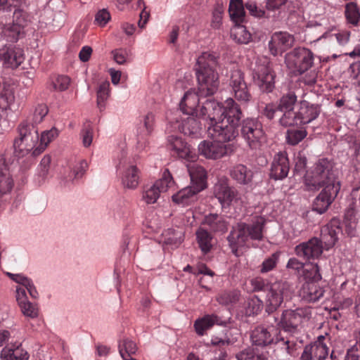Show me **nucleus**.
I'll list each match as a JSON object with an SVG mask.
<instances>
[{
    "label": "nucleus",
    "mask_w": 360,
    "mask_h": 360,
    "mask_svg": "<svg viewBox=\"0 0 360 360\" xmlns=\"http://www.w3.org/2000/svg\"><path fill=\"white\" fill-rule=\"evenodd\" d=\"M19 137L14 140L13 148L15 153L18 157H23L33 150V155H38L42 153L48 144L58 136V131L52 128L44 131L39 142V135L34 126L27 122H22L18 126Z\"/></svg>",
    "instance_id": "nucleus-1"
},
{
    "label": "nucleus",
    "mask_w": 360,
    "mask_h": 360,
    "mask_svg": "<svg viewBox=\"0 0 360 360\" xmlns=\"http://www.w3.org/2000/svg\"><path fill=\"white\" fill-rule=\"evenodd\" d=\"M183 158L191 162L186 167L191 178V186L181 189V205L193 201L195 195L205 188L207 179L204 168L195 163L198 158L195 148L191 144L181 141V159Z\"/></svg>",
    "instance_id": "nucleus-2"
},
{
    "label": "nucleus",
    "mask_w": 360,
    "mask_h": 360,
    "mask_svg": "<svg viewBox=\"0 0 360 360\" xmlns=\"http://www.w3.org/2000/svg\"><path fill=\"white\" fill-rule=\"evenodd\" d=\"M225 116L208 127L207 132L212 139L221 142H229L238 135V127L243 117L239 105L231 98L226 99Z\"/></svg>",
    "instance_id": "nucleus-3"
},
{
    "label": "nucleus",
    "mask_w": 360,
    "mask_h": 360,
    "mask_svg": "<svg viewBox=\"0 0 360 360\" xmlns=\"http://www.w3.org/2000/svg\"><path fill=\"white\" fill-rule=\"evenodd\" d=\"M217 65V58L212 53L204 52L198 58L195 75L201 96H211L218 90L219 79L216 71Z\"/></svg>",
    "instance_id": "nucleus-4"
},
{
    "label": "nucleus",
    "mask_w": 360,
    "mask_h": 360,
    "mask_svg": "<svg viewBox=\"0 0 360 360\" xmlns=\"http://www.w3.org/2000/svg\"><path fill=\"white\" fill-rule=\"evenodd\" d=\"M266 219L262 216L254 217L252 223H238L228 236V241L233 253L239 256V249L244 248L248 239L262 240Z\"/></svg>",
    "instance_id": "nucleus-5"
},
{
    "label": "nucleus",
    "mask_w": 360,
    "mask_h": 360,
    "mask_svg": "<svg viewBox=\"0 0 360 360\" xmlns=\"http://www.w3.org/2000/svg\"><path fill=\"white\" fill-rule=\"evenodd\" d=\"M305 186L310 191H319L322 187L340 186L334 170V163L328 158H321L305 178Z\"/></svg>",
    "instance_id": "nucleus-6"
},
{
    "label": "nucleus",
    "mask_w": 360,
    "mask_h": 360,
    "mask_svg": "<svg viewBox=\"0 0 360 360\" xmlns=\"http://www.w3.org/2000/svg\"><path fill=\"white\" fill-rule=\"evenodd\" d=\"M250 340L253 345L261 347L277 345L290 355L295 350L296 344L291 337L283 338L278 328L274 326L255 327L251 332Z\"/></svg>",
    "instance_id": "nucleus-7"
},
{
    "label": "nucleus",
    "mask_w": 360,
    "mask_h": 360,
    "mask_svg": "<svg viewBox=\"0 0 360 360\" xmlns=\"http://www.w3.org/2000/svg\"><path fill=\"white\" fill-rule=\"evenodd\" d=\"M241 135L251 150H260L266 142V137L261 122L254 119L243 120Z\"/></svg>",
    "instance_id": "nucleus-8"
},
{
    "label": "nucleus",
    "mask_w": 360,
    "mask_h": 360,
    "mask_svg": "<svg viewBox=\"0 0 360 360\" xmlns=\"http://www.w3.org/2000/svg\"><path fill=\"white\" fill-rule=\"evenodd\" d=\"M314 60L313 52L304 47L295 48L285 56L288 67L299 75L308 71L313 66Z\"/></svg>",
    "instance_id": "nucleus-9"
},
{
    "label": "nucleus",
    "mask_w": 360,
    "mask_h": 360,
    "mask_svg": "<svg viewBox=\"0 0 360 360\" xmlns=\"http://www.w3.org/2000/svg\"><path fill=\"white\" fill-rule=\"evenodd\" d=\"M254 83L263 92H271L274 89L275 75L273 72L269 62L266 58L256 63L252 70Z\"/></svg>",
    "instance_id": "nucleus-10"
},
{
    "label": "nucleus",
    "mask_w": 360,
    "mask_h": 360,
    "mask_svg": "<svg viewBox=\"0 0 360 360\" xmlns=\"http://www.w3.org/2000/svg\"><path fill=\"white\" fill-rule=\"evenodd\" d=\"M172 177L166 169L161 179L155 181L151 185H146L142 192V200L146 204H154L160 198L161 193L166 192L173 184Z\"/></svg>",
    "instance_id": "nucleus-11"
},
{
    "label": "nucleus",
    "mask_w": 360,
    "mask_h": 360,
    "mask_svg": "<svg viewBox=\"0 0 360 360\" xmlns=\"http://www.w3.org/2000/svg\"><path fill=\"white\" fill-rule=\"evenodd\" d=\"M229 86L231 94L236 101L241 103H248L252 100V94L245 80V75L240 70L234 69L231 71Z\"/></svg>",
    "instance_id": "nucleus-12"
},
{
    "label": "nucleus",
    "mask_w": 360,
    "mask_h": 360,
    "mask_svg": "<svg viewBox=\"0 0 360 360\" xmlns=\"http://www.w3.org/2000/svg\"><path fill=\"white\" fill-rule=\"evenodd\" d=\"M310 310L308 308H297L283 311L277 325L285 332L294 333L301 326L304 319H309Z\"/></svg>",
    "instance_id": "nucleus-13"
},
{
    "label": "nucleus",
    "mask_w": 360,
    "mask_h": 360,
    "mask_svg": "<svg viewBox=\"0 0 360 360\" xmlns=\"http://www.w3.org/2000/svg\"><path fill=\"white\" fill-rule=\"evenodd\" d=\"M289 285L286 282L277 281L271 283L265 299L266 311H275L283 303L284 298L289 295Z\"/></svg>",
    "instance_id": "nucleus-14"
},
{
    "label": "nucleus",
    "mask_w": 360,
    "mask_h": 360,
    "mask_svg": "<svg viewBox=\"0 0 360 360\" xmlns=\"http://www.w3.org/2000/svg\"><path fill=\"white\" fill-rule=\"evenodd\" d=\"M233 143L223 144L221 141H203L198 145L199 153L208 159L217 160L229 155L236 150Z\"/></svg>",
    "instance_id": "nucleus-15"
},
{
    "label": "nucleus",
    "mask_w": 360,
    "mask_h": 360,
    "mask_svg": "<svg viewBox=\"0 0 360 360\" xmlns=\"http://www.w3.org/2000/svg\"><path fill=\"white\" fill-rule=\"evenodd\" d=\"M330 342V337L328 333L319 335L314 342L304 347L301 360H326L329 353L328 344Z\"/></svg>",
    "instance_id": "nucleus-16"
},
{
    "label": "nucleus",
    "mask_w": 360,
    "mask_h": 360,
    "mask_svg": "<svg viewBox=\"0 0 360 360\" xmlns=\"http://www.w3.org/2000/svg\"><path fill=\"white\" fill-rule=\"evenodd\" d=\"M214 195L223 208L229 207L238 200V192L231 186L226 179H221L214 186Z\"/></svg>",
    "instance_id": "nucleus-17"
},
{
    "label": "nucleus",
    "mask_w": 360,
    "mask_h": 360,
    "mask_svg": "<svg viewBox=\"0 0 360 360\" xmlns=\"http://www.w3.org/2000/svg\"><path fill=\"white\" fill-rule=\"evenodd\" d=\"M294 42V37L288 32H276L271 35L269 41V50L274 56L281 55L290 49Z\"/></svg>",
    "instance_id": "nucleus-18"
},
{
    "label": "nucleus",
    "mask_w": 360,
    "mask_h": 360,
    "mask_svg": "<svg viewBox=\"0 0 360 360\" xmlns=\"http://www.w3.org/2000/svg\"><path fill=\"white\" fill-rule=\"evenodd\" d=\"M323 245L319 238L314 237L307 242L297 245L295 248V254L306 260L319 259L322 255Z\"/></svg>",
    "instance_id": "nucleus-19"
},
{
    "label": "nucleus",
    "mask_w": 360,
    "mask_h": 360,
    "mask_svg": "<svg viewBox=\"0 0 360 360\" xmlns=\"http://www.w3.org/2000/svg\"><path fill=\"white\" fill-rule=\"evenodd\" d=\"M322 191L314 199L312 209L319 214H323L327 211L329 206L334 201L340 189V186L322 187Z\"/></svg>",
    "instance_id": "nucleus-20"
},
{
    "label": "nucleus",
    "mask_w": 360,
    "mask_h": 360,
    "mask_svg": "<svg viewBox=\"0 0 360 360\" xmlns=\"http://www.w3.org/2000/svg\"><path fill=\"white\" fill-rule=\"evenodd\" d=\"M0 60L6 68H16L24 60L23 50L13 44H6L0 49Z\"/></svg>",
    "instance_id": "nucleus-21"
},
{
    "label": "nucleus",
    "mask_w": 360,
    "mask_h": 360,
    "mask_svg": "<svg viewBox=\"0 0 360 360\" xmlns=\"http://www.w3.org/2000/svg\"><path fill=\"white\" fill-rule=\"evenodd\" d=\"M202 103L198 115L208 119L210 126L225 116L224 111L226 110V101L224 106H221L219 103L212 98H207Z\"/></svg>",
    "instance_id": "nucleus-22"
},
{
    "label": "nucleus",
    "mask_w": 360,
    "mask_h": 360,
    "mask_svg": "<svg viewBox=\"0 0 360 360\" xmlns=\"http://www.w3.org/2000/svg\"><path fill=\"white\" fill-rule=\"evenodd\" d=\"M117 169L121 174L122 184L124 188L135 189L138 186L140 176L136 165L121 160L117 165Z\"/></svg>",
    "instance_id": "nucleus-23"
},
{
    "label": "nucleus",
    "mask_w": 360,
    "mask_h": 360,
    "mask_svg": "<svg viewBox=\"0 0 360 360\" xmlns=\"http://www.w3.org/2000/svg\"><path fill=\"white\" fill-rule=\"evenodd\" d=\"M340 231V222L336 219H333L322 227L319 240L321 241V245H323V249L328 250L335 245L338 240V234Z\"/></svg>",
    "instance_id": "nucleus-24"
},
{
    "label": "nucleus",
    "mask_w": 360,
    "mask_h": 360,
    "mask_svg": "<svg viewBox=\"0 0 360 360\" xmlns=\"http://www.w3.org/2000/svg\"><path fill=\"white\" fill-rule=\"evenodd\" d=\"M290 170L289 160L285 153L280 152L274 157L270 176L276 180L285 179Z\"/></svg>",
    "instance_id": "nucleus-25"
},
{
    "label": "nucleus",
    "mask_w": 360,
    "mask_h": 360,
    "mask_svg": "<svg viewBox=\"0 0 360 360\" xmlns=\"http://www.w3.org/2000/svg\"><path fill=\"white\" fill-rule=\"evenodd\" d=\"M167 134V148L171 155L180 157V122L176 120L174 122H169L166 129Z\"/></svg>",
    "instance_id": "nucleus-26"
},
{
    "label": "nucleus",
    "mask_w": 360,
    "mask_h": 360,
    "mask_svg": "<svg viewBox=\"0 0 360 360\" xmlns=\"http://www.w3.org/2000/svg\"><path fill=\"white\" fill-rule=\"evenodd\" d=\"M321 112L318 105L311 104L307 101L300 103L297 115L300 125L307 124L318 117Z\"/></svg>",
    "instance_id": "nucleus-27"
},
{
    "label": "nucleus",
    "mask_w": 360,
    "mask_h": 360,
    "mask_svg": "<svg viewBox=\"0 0 360 360\" xmlns=\"http://www.w3.org/2000/svg\"><path fill=\"white\" fill-rule=\"evenodd\" d=\"M201 96L200 92H195L193 90L186 91L184 97L181 98V112L188 115H198L197 107L199 105Z\"/></svg>",
    "instance_id": "nucleus-28"
},
{
    "label": "nucleus",
    "mask_w": 360,
    "mask_h": 360,
    "mask_svg": "<svg viewBox=\"0 0 360 360\" xmlns=\"http://www.w3.org/2000/svg\"><path fill=\"white\" fill-rule=\"evenodd\" d=\"M323 295L324 290L316 282H305L300 291V297L307 302H316Z\"/></svg>",
    "instance_id": "nucleus-29"
},
{
    "label": "nucleus",
    "mask_w": 360,
    "mask_h": 360,
    "mask_svg": "<svg viewBox=\"0 0 360 360\" xmlns=\"http://www.w3.org/2000/svg\"><path fill=\"white\" fill-rule=\"evenodd\" d=\"M29 354L21 345L11 343L6 345L1 352V360H28Z\"/></svg>",
    "instance_id": "nucleus-30"
},
{
    "label": "nucleus",
    "mask_w": 360,
    "mask_h": 360,
    "mask_svg": "<svg viewBox=\"0 0 360 360\" xmlns=\"http://www.w3.org/2000/svg\"><path fill=\"white\" fill-rule=\"evenodd\" d=\"M230 176L237 183L247 185L252 181L253 172L245 165L238 164L231 169Z\"/></svg>",
    "instance_id": "nucleus-31"
},
{
    "label": "nucleus",
    "mask_w": 360,
    "mask_h": 360,
    "mask_svg": "<svg viewBox=\"0 0 360 360\" xmlns=\"http://www.w3.org/2000/svg\"><path fill=\"white\" fill-rule=\"evenodd\" d=\"M13 181L9 173L8 166L4 156H0V193L6 194L11 191Z\"/></svg>",
    "instance_id": "nucleus-32"
},
{
    "label": "nucleus",
    "mask_w": 360,
    "mask_h": 360,
    "mask_svg": "<svg viewBox=\"0 0 360 360\" xmlns=\"http://www.w3.org/2000/svg\"><path fill=\"white\" fill-rule=\"evenodd\" d=\"M214 324L221 325L222 322L219 320V318L214 315H205L202 319H198L194 323V327L196 333L202 335L207 330L210 328Z\"/></svg>",
    "instance_id": "nucleus-33"
},
{
    "label": "nucleus",
    "mask_w": 360,
    "mask_h": 360,
    "mask_svg": "<svg viewBox=\"0 0 360 360\" xmlns=\"http://www.w3.org/2000/svg\"><path fill=\"white\" fill-rule=\"evenodd\" d=\"M349 32L331 30L323 33L318 40L328 39L330 43H333L335 41L339 45L344 46L349 41Z\"/></svg>",
    "instance_id": "nucleus-34"
},
{
    "label": "nucleus",
    "mask_w": 360,
    "mask_h": 360,
    "mask_svg": "<svg viewBox=\"0 0 360 360\" xmlns=\"http://www.w3.org/2000/svg\"><path fill=\"white\" fill-rule=\"evenodd\" d=\"M205 224H207L213 231L224 232L227 230V222L223 217L211 214L205 219Z\"/></svg>",
    "instance_id": "nucleus-35"
},
{
    "label": "nucleus",
    "mask_w": 360,
    "mask_h": 360,
    "mask_svg": "<svg viewBox=\"0 0 360 360\" xmlns=\"http://www.w3.org/2000/svg\"><path fill=\"white\" fill-rule=\"evenodd\" d=\"M136 350V345L131 340L125 338L119 342V352L124 360H135L132 356Z\"/></svg>",
    "instance_id": "nucleus-36"
},
{
    "label": "nucleus",
    "mask_w": 360,
    "mask_h": 360,
    "mask_svg": "<svg viewBox=\"0 0 360 360\" xmlns=\"http://www.w3.org/2000/svg\"><path fill=\"white\" fill-rule=\"evenodd\" d=\"M229 13L232 20L242 22L245 18V10L242 0H231Z\"/></svg>",
    "instance_id": "nucleus-37"
},
{
    "label": "nucleus",
    "mask_w": 360,
    "mask_h": 360,
    "mask_svg": "<svg viewBox=\"0 0 360 360\" xmlns=\"http://www.w3.org/2000/svg\"><path fill=\"white\" fill-rule=\"evenodd\" d=\"M200 130V122L192 116L181 122V133L188 136H196Z\"/></svg>",
    "instance_id": "nucleus-38"
},
{
    "label": "nucleus",
    "mask_w": 360,
    "mask_h": 360,
    "mask_svg": "<svg viewBox=\"0 0 360 360\" xmlns=\"http://www.w3.org/2000/svg\"><path fill=\"white\" fill-rule=\"evenodd\" d=\"M23 36L24 30L14 24L6 26L2 31V37L10 42H15Z\"/></svg>",
    "instance_id": "nucleus-39"
},
{
    "label": "nucleus",
    "mask_w": 360,
    "mask_h": 360,
    "mask_svg": "<svg viewBox=\"0 0 360 360\" xmlns=\"http://www.w3.org/2000/svg\"><path fill=\"white\" fill-rule=\"evenodd\" d=\"M196 236L202 252L204 253L210 252L212 247V237L210 233L203 229H200L196 232Z\"/></svg>",
    "instance_id": "nucleus-40"
},
{
    "label": "nucleus",
    "mask_w": 360,
    "mask_h": 360,
    "mask_svg": "<svg viewBox=\"0 0 360 360\" xmlns=\"http://www.w3.org/2000/svg\"><path fill=\"white\" fill-rule=\"evenodd\" d=\"M198 274L202 275L199 278L200 285L206 290H209L210 288L208 285L213 283V277L215 274L214 272L210 269L206 265L201 264L198 266Z\"/></svg>",
    "instance_id": "nucleus-41"
},
{
    "label": "nucleus",
    "mask_w": 360,
    "mask_h": 360,
    "mask_svg": "<svg viewBox=\"0 0 360 360\" xmlns=\"http://www.w3.org/2000/svg\"><path fill=\"white\" fill-rule=\"evenodd\" d=\"M110 96V83L103 82L100 84L97 90V105L100 110H103L105 107V101Z\"/></svg>",
    "instance_id": "nucleus-42"
},
{
    "label": "nucleus",
    "mask_w": 360,
    "mask_h": 360,
    "mask_svg": "<svg viewBox=\"0 0 360 360\" xmlns=\"http://www.w3.org/2000/svg\"><path fill=\"white\" fill-rule=\"evenodd\" d=\"M240 297V292L238 290L224 291L220 293L217 300L219 304L229 305L236 303Z\"/></svg>",
    "instance_id": "nucleus-43"
},
{
    "label": "nucleus",
    "mask_w": 360,
    "mask_h": 360,
    "mask_svg": "<svg viewBox=\"0 0 360 360\" xmlns=\"http://www.w3.org/2000/svg\"><path fill=\"white\" fill-rule=\"evenodd\" d=\"M345 16L349 23L356 25L360 20V11L356 4L349 2L345 8Z\"/></svg>",
    "instance_id": "nucleus-44"
},
{
    "label": "nucleus",
    "mask_w": 360,
    "mask_h": 360,
    "mask_svg": "<svg viewBox=\"0 0 360 360\" xmlns=\"http://www.w3.org/2000/svg\"><path fill=\"white\" fill-rule=\"evenodd\" d=\"M283 115L279 119L280 124L283 127H290L292 125H300L299 122L297 111L293 110H284Z\"/></svg>",
    "instance_id": "nucleus-45"
},
{
    "label": "nucleus",
    "mask_w": 360,
    "mask_h": 360,
    "mask_svg": "<svg viewBox=\"0 0 360 360\" xmlns=\"http://www.w3.org/2000/svg\"><path fill=\"white\" fill-rule=\"evenodd\" d=\"M307 135L305 129H288L286 133L287 142L292 146L298 144Z\"/></svg>",
    "instance_id": "nucleus-46"
},
{
    "label": "nucleus",
    "mask_w": 360,
    "mask_h": 360,
    "mask_svg": "<svg viewBox=\"0 0 360 360\" xmlns=\"http://www.w3.org/2000/svg\"><path fill=\"white\" fill-rule=\"evenodd\" d=\"M297 101V96L295 92L289 91L283 95L278 105L280 112L284 110H293L294 105Z\"/></svg>",
    "instance_id": "nucleus-47"
},
{
    "label": "nucleus",
    "mask_w": 360,
    "mask_h": 360,
    "mask_svg": "<svg viewBox=\"0 0 360 360\" xmlns=\"http://www.w3.org/2000/svg\"><path fill=\"white\" fill-rule=\"evenodd\" d=\"M263 308V302L257 296H254L248 300L245 307L246 314L249 316L259 314Z\"/></svg>",
    "instance_id": "nucleus-48"
},
{
    "label": "nucleus",
    "mask_w": 360,
    "mask_h": 360,
    "mask_svg": "<svg viewBox=\"0 0 360 360\" xmlns=\"http://www.w3.org/2000/svg\"><path fill=\"white\" fill-rule=\"evenodd\" d=\"M308 266L309 267L304 269V276L308 280L307 282L318 283L322 278L318 264L311 263Z\"/></svg>",
    "instance_id": "nucleus-49"
},
{
    "label": "nucleus",
    "mask_w": 360,
    "mask_h": 360,
    "mask_svg": "<svg viewBox=\"0 0 360 360\" xmlns=\"http://www.w3.org/2000/svg\"><path fill=\"white\" fill-rule=\"evenodd\" d=\"M15 100L14 92L10 87H4L0 94V108H6Z\"/></svg>",
    "instance_id": "nucleus-50"
},
{
    "label": "nucleus",
    "mask_w": 360,
    "mask_h": 360,
    "mask_svg": "<svg viewBox=\"0 0 360 360\" xmlns=\"http://www.w3.org/2000/svg\"><path fill=\"white\" fill-rule=\"evenodd\" d=\"M162 242L167 246H172V248H173V246L178 248L179 241L177 233H176L175 231L172 229H167L165 231L162 233Z\"/></svg>",
    "instance_id": "nucleus-51"
},
{
    "label": "nucleus",
    "mask_w": 360,
    "mask_h": 360,
    "mask_svg": "<svg viewBox=\"0 0 360 360\" xmlns=\"http://www.w3.org/2000/svg\"><path fill=\"white\" fill-rule=\"evenodd\" d=\"M232 35L234 36L235 40L240 44H248L251 39V34L244 27H238Z\"/></svg>",
    "instance_id": "nucleus-52"
},
{
    "label": "nucleus",
    "mask_w": 360,
    "mask_h": 360,
    "mask_svg": "<svg viewBox=\"0 0 360 360\" xmlns=\"http://www.w3.org/2000/svg\"><path fill=\"white\" fill-rule=\"evenodd\" d=\"M250 285L252 288V290L255 292L265 291L269 289V286L271 283L266 279L262 277H256L250 280Z\"/></svg>",
    "instance_id": "nucleus-53"
},
{
    "label": "nucleus",
    "mask_w": 360,
    "mask_h": 360,
    "mask_svg": "<svg viewBox=\"0 0 360 360\" xmlns=\"http://www.w3.org/2000/svg\"><path fill=\"white\" fill-rule=\"evenodd\" d=\"M27 13L21 9H15L13 13V23L15 25L21 27L24 30V27L27 25L28 19Z\"/></svg>",
    "instance_id": "nucleus-54"
},
{
    "label": "nucleus",
    "mask_w": 360,
    "mask_h": 360,
    "mask_svg": "<svg viewBox=\"0 0 360 360\" xmlns=\"http://www.w3.org/2000/svg\"><path fill=\"white\" fill-rule=\"evenodd\" d=\"M70 79L68 76L59 75L53 82V88L56 91H63L68 89Z\"/></svg>",
    "instance_id": "nucleus-55"
},
{
    "label": "nucleus",
    "mask_w": 360,
    "mask_h": 360,
    "mask_svg": "<svg viewBox=\"0 0 360 360\" xmlns=\"http://www.w3.org/2000/svg\"><path fill=\"white\" fill-rule=\"evenodd\" d=\"M278 259V257L276 254H273L271 257L265 259L261 264L260 272L265 274L273 270L276 266Z\"/></svg>",
    "instance_id": "nucleus-56"
},
{
    "label": "nucleus",
    "mask_w": 360,
    "mask_h": 360,
    "mask_svg": "<svg viewBox=\"0 0 360 360\" xmlns=\"http://www.w3.org/2000/svg\"><path fill=\"white\" fill-rule=\"evenodd\" d=\"M259 111L262 115L265 116L269 120H272L275 117V115L280 112V109L278 105L274 103L266 104L264 107L259 108Z\"/></svg>",
    "instance_id": "nucleus-57"
},
{
    "label": "nucleus",
    "mask_w": 360,
    "mask_h": 360,
    "mask_svg": "<svg viewBox=\"0 0 360 360\" xmlns=\"http://www.w3.org/2000/svg\"><path fill=\"white\" fill-rule=\"evenodd\" d=\"M224 6L222 4H217L212 12V20L211 25L214 28H219L221 24Z\"/></svg>",
    "instance_id": "nucleus-58"
},
{
    "label": "nucleus",
    "mask_w": 360,
    "mask_h": 360,
    "mask_svg": "<svg viewBox=\"0 0 360 360\" xmlns=\"http://www.w3.org/2000/svg\"><path fill=\"white\" fill-rule=\"evenodd\" d=\"M19 306L25 316L32 319L36 318L38 316L37 307L30 302H26L24 304H21Z\"/></svg>",
    "instance_id": "nucleus-59"
},
{
    "label": "nucleus",
    "mask_w": 360,
    "mask_h": 360,
    "mask_svg": "<svg viewBox=\"0 0 360 360\" xmlns=\"http://www.w3.org/2000/svg\"><path fill=\"white\" fill-rule=\"evenodd\" d=\"M137 7L142 9L141 12L140 13V20L138 22L139 27L140 28H143L148 22V20L150 16V13L149 11H146V6L145 5L143 0H138Z\"/></svg>",
    "instance_id": "nucleus-60"
},
{
    "label": "nucleus",
    "mask_w": 360,
    "mask_h": 360,
    "mask_svg": "<svg viewBox=\"0 0 360 360\" xmlns=\"http://www.w3.org/2000/svg\"><path fill=\"white\" fill-rule=\"evenodd\" d=\"M114 60L120 65L127 63L128 51L126 49H116L111 51Z\"/></svg>",
    "instance_id": "nucleus-61"
},
{
    "label": "nucleus",
    "mask_w": 360,
    "mask_h": 360,
    "mask_svg": "<svg viewBox=\"0 0 360 360\" xmlns=\"http://www.w3.org/2000/svg\"><path fill=\"white\" fill-rule=\"evenodd\" d=\"M48 113V108L44 104H39L38 105L34 110V115H33V122L35 124L40 123L43 118L47 115Z\"/></svg>",
    "instance_id": "nucleus-62"
},
{
    "label": "nucleus",
    "mask_w": 360,
    "mask_h": 360,
    "mask_svg": "<svg viewBox=\"0 0 360 360\" xmlns=\"http://www.w3.org/2000/svg\"><path fill=\"white\" fill-rule=\"evenodd\" d=\"M51 161V157L49 155H45L40 162L39 165V175L42 177L43 179L47 176Z\"/></svg>",
    "instance_id": "nucleus-63"
},
{
    "label": "nucleus",
    "mask_w": 360,
    "mask_h": 360,
    "mask_svg": "<svg viewBox=\"0 0 360 360\" xmlns=\"http://www.w3.org/2000/svg\"><path fill=\"white\" fill-rule=\"evenodd\" d=\"M110 19V15L105 9L99 11L95 16V21L100 26H105Z\"/></svg>",
    "instance_id": "nucleus-64"
}]
</instances>
